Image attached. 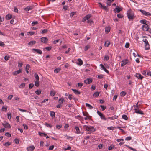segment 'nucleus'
Wrapping results in <instances>:
<instances>
[{"instance_id":"1","label":"nucleus","mask_w":151,"mask_h":151,"mask_svg":"<svg viewBox=\"0 0 151 151\" xmlns=\"http://www.w3.org/2000/svg\"><path fill=\"white\" fill-rule=\"evenodd\" d=\"M83 128L85 130L88 131L94 132L96 129L94 127L91 126H87L84 125L83 126Z\"/></svg>"},{"instance_id":"2","label":"nucleus","mask_w":151,"mask_h":151,"mask_svg":"<svg viewBox=\"0 0 151 151\" xmlns=\"http://www.w3.org/2000/svg\"><path fill=\"white\" fill-rule=\"evenodd\" d=\"M127 15L129 20H132L134 19V14L131 10H128L127 12Z\"/></svg>"},{"instance_id":"3","label":"nucleus","mask_w":151,"mask_h":151,"mask_svg":"<svg viewBox=\"0 0 151 151\" xmlns=\"http://www.w3.org/2000/svg\"><path fill=\"white\" fill-rule=\"evenodd\" d=\"M142 41L144 42L145 50H149L150 49V45L147 40L146 39H144L142 40Z\"/></svg>"},{"instance_id":"4","label":"nucleus","mask_w":151,"mask_h":151,"mask_svg":"<svg viewBox=\"0 0 151 151\" xmlns=\"http://www.w3.org/2000/svg\"><path fill=\"white\" fill-rule=\"evenodd\" d=\"M97 114L99 115V116L100 117L101 119L102 120H107V118H106L105 115L103 114L102 113L100 112L99 111H97Z\"/></svg>"},{"instance_id":"5","label":"nucleus","mask_w":151,"mask_h":151,"mask_svg":"<svg viewBox=\"0 0 151 151\" xmlns=\"http://www.w3.org/2000/svg\"><path fill=\"white\" fill-rule=\"evenodd\" d=\"M92 79L91 78H88L84 80V82L86 84L91 83L92 81Z\"/></svg>"},{"instance_id":"6","label":"nucleus","mask_w":151,"mask_h":151,"mask_svg":"<svg viewBox=\"0 0 151 151\" xmlns=\"http://www.w3.org/2000/svg\"><path fill=\"white\" fill-rule=\"evenodd\" d=\"M3 125L5 128H10L11 127V126L6 121H4L3 123H2Z\"/></svg>"},{"instance_id":"7","label":"nucleus","mask_w":151,"mask_h":151,"mask_svg":"<svg viewBox=\"0 0 151 151\" xmlns=\"http://www.w3.org/2000/svg\"><path fill=\"white\" fill-rule=\"evenodd\" d=\"M142 28L143 30L145 31H148L149 30L148 26L145 24H144L142 26Z\"/></svg>"},{"instance_id":"8","label":"nucleus","mask_w":151,"mask_h":151,"mask_svg":"<svg viewBox=\"0 0 151 151\" xmlns=\"http://www.w3.org/2000/svg\"><path fill=\"white\" fill-rule=\"evenodd\" d=\"M32 51H35L36 52V53L40 54H41L42 53L41 50L39 49H33L32 50Z\"/></svg>"},{"instance_id":"9","label":"nucleus","mask_w":151,"mask_h":151,"mask_svg":"<svg viewBox=\"0 0 151 151\" xmlns=\"http://www.w3.org/2000/svg\"><path fill=\"white\" fill-rule=\"evenodd\" d=\"M33 8V6H28L26 7L24 9V11L26 12L29 11V10H32Z\"/></svg>"},{"instance_id":"10","label":"nucleus","mask_w":151,"mask_h":151,"mask_svg":"<svg viewBox=\"0 0 151 151\" xmlns=\"http://www.w3.org/2000/svg\"><path fill=\"white\" fill-rule=\"evenodd\" d=\"M35 147L33 145L30 146L27 148V151H33Z\"/></svg>"},{"instance_id":"11","label":"nucleus","mask_w":151,"mask_h":151,"mask_svg":"<svg viewBox=\"0 0 151 151\" xmlns=\"http://www.w3.org/2000/svg\"><path fill=\"white\" fill-rule=\"evenodd\" d=\"M128 60L126 59L122 61L121 64V66L122 67L128 63Z\"/></svg>"},{"instance_id":"12","label":"nucleus","mask_w":151,"mask_h":151,"mask_svg":"<svg viewBox=\"0 0 151 151\" xmlns=\"http://www.w3.org/2000/svg\"><path fill=\"white\" fill-rule=\"evenodd\" d=\"M135 76L139 79H142L143 78L140 74L137 73H136Z\"/></svg>"},{"instance_id":"13","label":"nucleus","mask_w":151,"mask_h":151,"mask_svg":"<svg viewBox=\"0 0 151 151\" xmlns=\"http://www.w3.org/2000/svg\"><path fill=\"white\" fill-rule=\"evenodd\" d=\"M41 39V42L44 43H46L48 41V39L46 37H42Z\"/></svg>"},{"instance_id":"14","label":"nucleus","mask_w":151,"mask_h":151,"mask_svg":"<svg viewBox=\"0 0 151 151\" xmlns=\"http://www.w3.org/2000/svg\"><path fill=\"white\" fill-rule=\"evenodd\" d=\"M71 90L73 91L74 93L76 94L79 95L81 94V92L77 90L73 89H72Z\"/></svg>"},{"instance_id":"15","label":"nucleus","mask_w":151,"mask_h":151,"mask_svg":"<svg viewBox=\"0 0 151 151\" xmlns=\"http://www.w3.org/2000/svg\"><path fill=\"white\" fill-rule=\"evenodd\" d=\"M118 117V116L114 115L113 116L111 117H109L107 119L111 120H114L115 119H117Z\"/></svg>"},{"instance_id":"16","label":"nucleus","mask_w":151,"mask_h":151,"mask_svg":"<svg viewBox=\"0 0 151 151\" xmlns=\"http://www.w3.org/2000/svg\"><path fill=\"white\" fill-rule=\"evenodd\" d=\"M78 62L77 63L78 65H81L83 64V62L82 60L80 58H79L78 59Z\"/></svg>"},{"instance_id":"17","label":"nucleus","mask_w":151,"mask_h":151,"mask_svg":"<svg viewBox=\"0 0 151 151\" xmlns=\"http://www.w3.org/2000/svg\"><path fill=\"white\" fill-rule=\"evenodd\" d=\"M22 71V70L21 69H19V70L15 71L14 72H13V74L14 75H17L21 72Z\"/></svg>"},{"instance_id":"18","label":"nucleus","mask_w":151,"mask_h":151,"mask_svg":"<svg viewBox=\"0 0 151 151\" xmlns=\"http://www.w3.org/2000/svg\"><path fill=\"white\" fill-rule=\"evenodd\" d=\"M135 112L137 113L138 114H144L143 111H141V110L138 109L137 110L135 111Z\"/></svg>"},{"instance_id":"19","label":"nucleus","mask_w":151,"mask_h":151,"mask_svg":"<svg viewBox=\"0 0 151 151\" xmlns=\"http://www.w3.org/2000/svg\"><path fill=\"white\" fill-rule=\"evenodd\" d=\"M115 9H116V13H117L119 12L122 10L121 8L118 6L116 7L115 9H114V11H115ZM115 12L116 13V12Z\"/></svg>"},{"instance_id":"20","label":"nucleus","mask_w":151,"mask_h":151,"mask_svg":"<svg viewBox=\"0 0 151 151\" xmlns=\"http://www.w3.org/2000/svg\"><path fill=\"white\" fill-rule=\"evenodd\" d=\"M110 44V42L109 41H107L105 42L104 46L105 47H108Z\"/></svg>"},{"instance_id":"21","label":"nucleus","mask_w":151,"mask_h":151,"mask_svg":"<svg viewBox=\"0 0 151 151\" xmlns=\"http://www.w3.org/2000/svg\"><path fill=\"white\" fill-rule=\"evenodd\" d=\"M101 6V7L105 10L108 11V9L106 6H104L101 3H99Z\"/></svg>"},{"instance_id":"22","label":"nucleus","mask_w":151,"mask_h":151,"mask_svg":"<svg viewBox=\"0 0 151 151\" xmlns=\"http://www.w3.org/2000/svg\"><path fill=\"white\" fill-rule=\"evenodd\" d=\"M86 106L87 107H88L90 109H92L93 107L92 106H91V105L89 104L88 103H86L85 104Z\"/></svg>"},{"instance_id":"23","label":"nucleus","mask_w":151,"mask_h":151,"mask_svg":"<svg viewBox=\"0 0 151 151\" xmlns=\"http://www.w3.org/2000/svg\"><path fill=\"white\" fill-rule=\"evenodd\" d=\"M68 98L70 100H71L72 99L75 100L76 99L71 94L68 95Z\"/></svg>"},{"instance_id":"24","label":"nucleus","mask_w":151,"mask_h":151,"mask_svg":"<svg viewBox=\"0 0 151 151\" xmlns=\"http://www.w3.org/2000/svg\"><path fill=\"white\" fill-rule=\"evenodd\" d=\"M11 18L12 15L9 14L7 15L6 16V19L7 20L10 19Z\"/></svg>"},{"instance_id":"25","label":"nucleus","mask_w":151,"mask_h":151,"mask_svg":"<svg viewBox=\"0 0 151 151\" xmlns=\"http://www.w3.org/2000/svg\"><path fill=\"white\" fill-rule=\"evenodd\" d=\"M75 129H76V133L77 134H80L81 133L80 132V129L78 127H75Z\"/></svg>"},{"instance_id":"26","label":"nucleus","mask_w":151,"mask_h":151,"mask_svg":"<svg viewBox=\"0 0 151 151\" xmlns=\"http://www.w3.org/2000/svg\"><path fill=\"white\" fill-rule=\"evenodd\" d=\"M34 76L35 78V81H39V78L38 75L37 73H35L34 74Z\"/></svg>"},{"instance_id":"27","label":"nucleus","mask_w":151,"mask_h":151,"mask_svg":"<svg viewBox=\"0 0 151 151\" xmlns=\"http://www.w3.org/2000/svg\"><path fill=\"white\" fill-rule=\"evenodd\" d=\"M39 81H35V85L37 87L39 86Z\"/></svg>"},{"instance_id":"28","label":"nucleus","mask_w":151,"mask_h":151,"mask_svg":"<svg viewBox=\"0 0 151 151\" xmlns=\"http://www.w3.org/2000/svg\"><path fill=\"white\" fill-rule=\"evenodd\" d=\"M35 42H36L35 41H31L28 43V44L30 46H32L33 44H34Z\"/></svg>"},{"instance_id":"29","label":"nucleus","mask_w":151,"mask_h":151,"mask_svg":"<svg viewBox=\"0 0 151 151\" xmlns=\"http://www.w3.org/2000/svg\"><path fill=\"white\" fill-rule=\"evenodd\" d=\"M38 133L39 135L40 136H44V137H46L47 136L46 134L45 133H42L39 132Z\"/></svg>"},{"instance_id":"30","label":"nucleus","mask_w":151,"mask_h":151,"mask_svg":"<svg viewBox=\"0 0 151 151\" xmlns=\"http://www.w3.org/2000/svg\"><path fill=\"white\" fill-rule=\"evenodd\" d=\"M55 93H56L54 91L52 90L50 91V94L51 96H53L55 95Z\"/></svg>"},{"instance_id":"31","label":"nucleus","mask_w":151,"mask_h":151,"mask_svg":"<svg viewBox=\"0 0 151 151\" xmlns=\"http://www.w3.org/2000/svg\"><path fill=\"white\" fill-rule=\"evenodd\" d=\"M65 100L63 98L60 99L59 100V102L60 104H61L63 103Z\"/></svg>"},{"instance_id":"32","label":"nucleus","mask_w":151,"mask_h":151,"mask_svg":"<svg viewBox=\"0 0 151 151\" xmlns=\"http://www.w3.org/2000/svg\"><path fill=\"white\" fill-rule=\"evenodd\" d=\"M122 117L123 119L125 120H127L128 119L127 116L126 115L124 114L122 115Z\"/></svg>"},{"instance_id":"33","label":"nucleus","mask_w":151,"mask_h":151,"mask_svg":"<svg viewBox=\"0 0 151 151\" xmlns=\"http://www.w3.org/2000/svg\"><path fill=\"white\" fill-rule=\"evenodd\" d=\"M110 31V28L109 27H106L105 28V31L107 33H108Z\"/></svg>"},{"instance_id":"34","label":"nucleus","mask_w":151,"mask_h":151,"mask_svg":"<svg viewBox=\"0 0 151 151\" xmlns=\"http://www.w3.org/2000/svg\"><path fill=\"white\" fill-rule=\"evenodd\" d=\"M50 115L51 116L55 117V113L53 111H50Z\"/></svg>"},{"instance_id":"35","label":"nucleus","mask_w":151,"mask_h":151,"mask_svg":"<svg viewBox=\"0 0 151 151\" xmlns=\"http://www.w3.org/2000/svg\"><path fill=\"white\" fill-rule=\"evenodd\" d=\"M45 125L47 127L51 128L52 127V125H50L47 123H46L45 124Z\"/></svg>"},{"instance_id":"36","label":"nucleus","mask_w":151,"mask_h":151,"mask_svg":"<svg viewBox=\"0 0 151 151\" xmlns=\"http://www.w3.org/2000/svg\"><path fill=\"white\" fill-rule=\"evenodd\" d=\"M126 94V93L125 91H122L120 93V95L122 96H124Z\"/></svg>"},{"instance_id":"37","label":"nucleus","mask_w":151,"mask_h":151,"mask_svg":"<svg viewBox=\"0 0 151 151\" xmlns=\"http://www.w3.org/2000/svg\"><path fill=\"white\" fill-rule=\"evenodd\" d=\"M61 69L60 68H56L54 70V72L55 73H58L60 70Z\"/></svg>"},{"instance_id":"38","label":"nucleus","mask_w":151,"mask_h":151,"mask_svg":"<svg viewBox=\"0 0 151 151\" xmlns=\"http://www.w3.org/2000/svg\"><path fill=\"white\" fill-rule=\"evenodd\" d=\"M7 107L6 106L5 107L4 106H3L2 108L1 109L3 111H4L5 112H6L7 110Z\"/></svg>"},{"instance_id":"39","label":"nucleus","mask_w":151,"mask_h":151,"mask_svg":"<svg viewBox=\"0 0 151 151\" xmlns=\"http://www.w3.org/2000/svg\"><path fill=\"white\" fill-rule=\"evenodd\" d=\"M144 16H151V14L149 12H146L144 15Z\"/></svg>"},{"instance_id":"40","label":"nucleus","mask_w":151,"mask_h":151,"mask_svg":"<svg viewBox=\"0 0 151 151\" xmlns=\"http://www.w3.org/2000/svg\"><path fill=\"white\" fill-rule=\"evenodd\" d=\"M99 94V93L98 92H95L93 96L95 97H98Z\"/></svg>"},{"instance_id":"41","label":"nucleus","mask_w":151,"mask_h":151,"mask_svg":"<svg viewBox=\"0 0 151 151\" xmlns=\"http://www.w3.org/2000/svg\"><path fill=\"white\" fill-rule=\"evenodd\" d=\"M137 104L138 103H137V104L134 105V109L135 110V111H136V110L138 109V107Z\"/></svg>"},{"instance_id":"42","label":"nucleus","mask_w":151,"mask_h":151,"mask_svg":"<svg viewBox=\"0 0 151 151\" xmlns=\"http://www.w3.org/2000/svg\"><path fill=\"white\" fill-rule=\"evenodd\" d=\"M111 1H110L109 0H108L107 1V2L106 3L107 4V6H109L111 5Z\"/></svg>"},{"instance_id":"43","label":"nucleus","mask_w":151,"mask_h":151,"mask_svg":"<svg viewBox=\"0 0 151 151\" xmlns=\"http://www.w3.org/2000/svg\"><path fill=\"white\" fill-rule=\"evenodd\" d=\"M91 17V14H88L85 17L86 20L88 19Z\"/></svg>"},{"instance_id":"44","label":"nucleus","mask_w":151,"mask_h":151,"mask_svg":"<svg viewBox=\"0 0 151 151\" xmlns=\"http://www.w3.org/2000/svg\"><path fill=\"white\" fill-rule=\"evenodd\" d=\"M25 86V84L24 83H22L19 86V88H23Z\"/></svg>"},{"instance_id":"45","label":"nucleus","mask_w":151,"mask_h":151,"mask_svg":"<svg viewBox=\"0 0 151 151\" xmlns=\"http://www.w3.org/2000/svg\"><path fill=\"white\" fill-rule=\"evenodd\" d=\"M114 148V146L113 145H111L108 147V149L111 150Z\"/></svg>"},{"instance_id":"46","label":"nucleus","mask_w":151,"mask_h":151,"mask_svg":"<svg viewBox=\"0 0 151 151\" xmlns=\"http://www.w3.org/2000/svg\"><path fill=\"white\" fill-rule=\"evenodd\" d=\"M10 144H11V143L9 142H7L5 143L4 144V146H5L8 147V146H9L10 145Z\"/></svg>"},{"instance_id":"47","label":"nucleus","mask_w":151,"mask_h":151,"mask_svg":"<svg viewBox=\"0 0 151 151\" xmlns=\"http://www.w3.org/2000/svg\"><path fill=\"white\" fill-rule=\"evenodd\" d=\"M147 21L145 20H141L140 21V22L142 24H146Z\"/></svg>"},{"instance_id":"48","label":"nucleus","mask_w":151,"mask_h":151,"mask_svg":"<svg viewBox=\"0 0 151 151\" xmlns=\"http://www.w3.org/2000/svg\"><path fill=\"white\" fill-rule=\"evenodd\" d=\"M7 116H8V118L9 119H10L11 118V113H7Z\"/></svg>"},{"instance_id":"49","label":"nucleus","mask_w":151,"mask_h":151,"mask_svg":"<svg viewBox=\"0 0 151 151\" xmlns=\"http://www.w3.org/2000/svg\"><path fill=\"white\" fill-rule=\"evenodd\" d=\"M100 106L101 107V109H102V111L106 109V107L104 106V105H100Z\"/></svg>"},{"instance_id":"50","label":"nucleus","mask_w":151,"mask_h":151,"mask_svg":"<svg viewBox=\"0 0 151 151\" xmlns=\"http://www.w3.org/2000/svg\"><path fill=\"white\" fill-rule=\"evenodd\" d=\"M132 139V137L130 136L127 137L126 138L125 140L127 141L130 140Z\"/></svg>"},{"instance_id":"51","label":"nucleus","mask_w":151,"mask_h":151,"mask_svg":"<svg viewBox=\"0 0 151 151\" xmlns=\"http://www.w3.org/2000/svg\"><path fill=\"white\" fill-rule=\"evenodd\" d=\"M139 11L143 15H144L146 12V11L144 10H141V9Z\"/></svg>"},{"instance_id":"52","label":"nucleus","mask_w":151,"mask_h":151,"mask_svg":"<svg viewBox=\"0 0 151 151\" xmlns=\"http://www.w3.org/2000/svg\"><path fill=\"white\" fill-rule=\"evenodd\" d=\"M34 34V32H29L27 33V35H33Z\"/></svg>"},{"instance_id":"53","label":"nucleus","mask_w":151,"mask_h":151,"mask_svg":"<svg viewBox=\"0 0 151 151\" xmlns=\"http://www.w3.org/2000/svg\"><path fill=\"white\" fill-rule=\"evenodd\" d=\"M109 59V56L108 55H106L104 57V60H105L107 61Z\"/></svg>"},{"instance_id":"54","label":"nucleus","mask_w":151,"mask_h":151,"mask_svg":"<svg viewBox=\"0 0 151 151\" xmlns=\"http://www.w3.org/2000/svg\"><path fill=\"white\" fill-rule=\"evenodd\" d=\"M41 92V91L40 90H37L35 91V93L36 94L38 95L40 94Z\"/></svg>"},{"instance_id":"55","label":"nucleus","mask_w":151,"mask_h":151,"mask_svg":"<svg viewBox=\"0 0 151 151\" xmlns=\"http://www.w3.org/2000/svg\"><path fill=\"white\" fill-rule=\"evenodd\" d=\"M14 142H15L16 144H18L19 143V141L18 139H17V138H16L14 139Z\"/></svg>"},{"instance_id":"56","label":"nucleus","mask_w":151,"mask_h":151,"mask_svg":"<svg viewBox=\"0 0 151 151\" xmlns=\"http://www.w3.org/2000/svg\"><path fill=\"white\" fill-rule=\"evenodd\" d=\"M10 58L9 56L6 55L4 57V59L6 60H9Z\"/></svg>"},{"instance_id":"57","label":"nucleus","mask_w":151,"mask_h":151,"mask_svg":"<svg viewBox=\"0 0 151 151\" xmlns=\"http://www.w3.org/2000/svg\"><path fill=\"white\" fill-rule=\"evenodd\" d=\"M83 86V84L81 83H78L77 84V87H79L80 88H81Z\"/></svg>"},{"instance_id":"58","label":"nucleus","mask_w":151,"mask_h":151,"mask_svg":"<svg viewBox=\"0 0 151 151\" xmlns=\"http://www.w3.org/2000/svg\"><path fill=\"white\" fill-rule=\"evenodd\" d=\"M34 85L33 83H31L29 85V89H31L34 86Z\"/></svg>"},{"instance_id":"59","label":"nucleus","mask_w":151,"mask_h":151,"mask_svg":"<svg viewBox=\"0 0 151 151\" xmlns=\"http://www.w3.org/2000/svg\"><path fill=\"white\" fill-rule=\"evenodd\" d=\"M38 23V22L37 21H35V22H33L32 24V26H34V25H35L37 24Z\"/></svg>"},{"instance_id":"60","label":"nucleus","mask_w":151,"mask_h":151,"mask_svg":"<svg viewBox=\"0 0 151 151\" xmlns=\"http://www.w3.org/2000/svg\"><path fill=\"white\" fill-rule=\"evenodd\" d=\"M127 146L129 148V149H130L131 150H133V151H137L135 149H134L133 148H132L131 147H130L129 146Z\"/></svg>"},{"instance_id":"61","label":"nucleus","mask_w":151,"mask_h":151,"mask_svg":"<svg viewBox=\"0 0 151 151\" xmlns=\"http://www.w3.org/2000/svg\"><path fill=\"white\" fill-rule=\"evenodd\" d=\"M62 127V126L61 125H58L56 126V129H59Z\"/></svg>"},{"instance_id":"62","label":"nucleus","mask_w":151,"mask_h":151,"mask_svg":"<svg viewBox=\"0 0 151 151\" xmlns=\"http://www.w3.org/2000/svg\"><path fill=\"white\" fill-rule=\"evenodd\" d=\"M52 47H46L45 49L48 51H49L52 48Z\"/></svg>"},{"instance_id":"63","label":"nucleus","mask_w":151,"mask_h":151,"mask_svg":"<svg viewBox=\"0 0 151 151\" xmlns=\"http://www.w3.org/2000/svg\"><path fill=\"white\" fill-rule=\"evenodd\" d=\"M47 29H45L42 31V33H45L47 32Z\"/></svg>"},{"instance_id":"64","label":"nucleus","mask_w":151,"mask_h":151,"mask_svg":"<svg viewBox=\"0 0 151 151\" xmlns=\"http://www.w3.org/2000/svg\"><path fill=\"white\" fill-rule=\"evenodd\" d=\"M54 147V146L53 145H51L49 147V150H52L53 149Z\"/></svg>"}]
</instances>
